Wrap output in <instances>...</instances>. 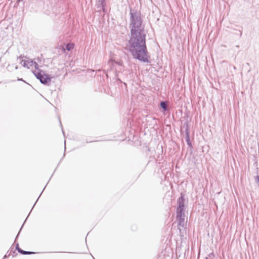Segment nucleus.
Returning a JSON list of instances; mask_svg holds the SVG:
<instances>
[{
  "label": "nucleus",
  "mask_w": 259,
  "mask_h": 259,
  "mask_svg": "<svg viewBox=\"0 0 259 259\" xmlns=\"http://www.w3.org/2000/svg\"><path fill=\"white\" fill-rule=\"evenodd\" d=\"M129 44L130 52L134 58L144 63L148 62V52L144 31L131 32Z\"/></svg>",
  "instance_id": "nucleus-1"
},
{
  "label": "nucleus",
  "mask_w": 259,
  "mask_h": 259,
  "mask_svg": "<svg viewBox=\"0 0 259 259\" xmlns=\"http://www.w3.org/2000/svg\"><path fill=\"white\" fill-rule=\"evenodd\" d=\"M130 28L131 32L144 31V25L140 12L136 10L130 11Z\"/></svg>",
  "instance_id": "nucleus-2"
},
{
  "label": "nucleus",
  "mask_w": 259,
  "mask_h": 259,
  "mask_svg": "<svg viewBox=\"0 0 259 259\" xmlns=\"http://www.w3.org/2000/svg\"><path fill=\"white\" fill-rule=\"evenodd\" d=\"M108 64L110 67V69L114 70L115 75L117 77V80L120 82H122L121 80L118 78V76L119 75V73L124 70L123 61L121 60L115 61L111 59L108 61Z\"/></svg>",
  "instance_id": "nucleus-3"
},
{
  "label": "nucleus",
  "mask_w": 259,
  "mask_h": 259,
  "mask_svg": "<svg viewBox=\"0 0 259 259\" xmlns=\"http://www.w3.org/2000/svg\"><path fill=\"white\" fill-rule=\"evenodd\" d=\"M33 74L39 80L40 82L44 84H47L51 82V78L49 75L46 74L42 70H34Z\"/></svg>",
  "instance_id": "nucleus-4"
},
{
  "label": "nucleus",
  "mask_w": 259,
  "mask_h": 259,
  "mask_svg": "<svg viewBox=\"0 0 259 259\" xmlns=\"http://www.w3.org/2000/svg\"><path fill=\"white\" fill-rule=\"evenodd\" d=\"M177 203V213H185V199L182 194H181L180 197L178 199Z\"/></svg>",
  "instance_id": "nucleus-5"
},
{
  "label": "nucleus",
  "mask_w": 259,
  "mask_h": 259,
  "mask_svg": "<svg viewBox=\"0 0 259 259\" xmlns=\"http://www.w3.org/2000/svg\"><path fill=\"white\" fill-rule=\"evenodd\" d=\"M177 218L178 220V225L183 228L185 227V213H177Z\"/></svg>",
  "instance_id": "nucleus-6"
},
{
  "label": "nucleus",
  "mask_w": 259,
  "mask_h": 259,
  "mask_svg": "<svg viewBox=\"0 0 259 259\" xmlns=\"http://www.w3.org/2000/svg\"><path fill=\"white\" fill-rule=\"evenodd\" d=\"M186 132V136H185V139L186 141L187 142V145L189 146L190 148L192 147V145L191 143V142L190 141V136H189V126L188 125L186 124V127L185 129Z\"/></svg>",
  "instance_id": "nucleus-7"
},
{
  "label": "nucleus",
  "mask_w": 259,
  "mask_h": 259,
  "mask_svg": "<svg viewBox=\"0 0 259 259\" xmlns=\"http://www.w3.org/2000/svg\"><path fill=\"white\" fill-rule=\"evenodd\" d=\"M160 107L163 109L164 111H167L168 110V105L166 101H162L160 102Z\"/></svg>",
  "instance_id": "nucleus-8"
},
{
  "label": "nucleus",
  "mask_w": 259,
  "mask_h": 259,
  "mask_svg": "<svg viewBox=\"0 0 259 259\" xmlns=\"http://www.w3.org/2000/svg\"><path fill=\"white\" fill-rule=\"evenodd\" d=\"M18 251L19 253H20L21 254H25V255H26V254H31L34 253V252L25 251V250H23L21 249V248L18 249Z\"/></svg>",
  "instance_id": "nucleus-9"
},
{
  "label": "nucleus",
  "mask_w": 259,
  "mask_h": 259,
  "mask_svg": "<svg viewBox=\"0 0 259 259\" xmlns=\"http://www.w3.org/2000/svg\"><path fill=\"white\" fill-rule=\"evenodd\" d=\"M26 62L27 65V66H26V67H27V68H29L30 67H32L33 66V61L31 59H29L26 60Z\"/></svg>",
  "instance_id": "nucleus-10"
},
{
  "label": "nucleus",
  "mask_w": 259,
  "mask_h": 259,
  "mask_svg": "<svg viewBox=\"0 0 259 259\" xmlns=\"http://www.w3.org/2000/svg\"><path fill=\"white\" fill-rule=\"evenodd\" d=\"M74 45L73 44H67L66 46V49L67 51H71L74 48Z\"/></svg>",
  "instance_id": "nucleus-11"
},
{
  "label": "nucleus",
  "mask_w": 259,
  "mask_h": 259,
  "mask_svg": "<svg viewBox=\"0 0 259 259\" xmlns=\"http://www.w3.org/2000/svg\"><path fill=\"white\" fill-rule=\"evenodd\" d=\"M214 257V254L213 252H211L208 254L207 256L206 257V259H213Z\"/></svg>",
  "instance_id": "nucleus-12"
},
{
  "label": "nucleus",
  "mask_w": 259,
  "mask_h": 259,
  "mask_svg": "<svg viewBox=\"0 0 259 259\" xmlns=\"http://www.w3.org/2000/svg\"><path fill=\"white\" fill-rule=\"evenodd\" d=\"M33 66H34V68L35 69V70H41L39 69V65L35 61H33Z\"/></svg>",
  "instance_id": "nucleus-13"
},
{
  "label": "nucleus",
  "mask_w": 259,
  "mask_h": 259,
  "mask_svg": "<svg viewBox=\"0 0 259 259\" xmlns=\"http://www.w3.org/2000/svg\"><path fill=\"white\" fill-rule=\"evenodd\" d=\"M26 60H22L20 62V64L24 67H26V66H27V65H26Z\"/></svg>",
  "instance_id": "nucleus-14"
},
{
  "label": "nucleus",
  "mask_w": 259,
  "mask_h": 259,
  "mask_svg": "<svg viewBox=\"0 0 259 259\" xmlns=\"http://www.w3.org/2000/svg\"><path fill=\"white\" fill-rule=\"evenodd\" d=\"M255 182L258 184L259 186V176H257L255 178Z\"/></svg>",
  "instance_id": "nucleus-15"
},
{
  "label": "nucleus",
  "mask_w": 259,
  "mask_h": 259,
  "mask_svg": "<svg viewBox=\"0 0 259 259\" xmlns=\"http://www.w3.org/2000/svg\"><path fill=\"white\" fill-rule=\"evenodd\" d=\"M27 58H27L26 56H21H21H20L19 57H18L17 59H22V58Z\"/></svg>",
  "instance_id": "nucleus-16"
},
{
  "label": "nucleus",
  "mask_w": 259,
  "mask_h": 259,
  "mask_svg": "<svg viewBox=\"0 0 259 259\" xmlns=\"http://www.w3.org/2000/svg\"><path fill=\"white\" fill-rule=\"evenodd\" d=\"M16 249H17V250H18V249L20 248H19V244H18V243H17V244H16Z\"/></svg>",
  "instance_id": "nucleus-17"
},
{
  "label": "nucleus",
  "mask_w": 259,
  "mask_h": 259,
  "mask_svg": "<svg viewBox=\"0 0 259 259\" xmlns=\"http://www.w3.org/2000/svg\"><path fill=\"white\" fill-rule=\"evenodd\" d=\"M39 197H40V195H39V197H38L37 199H36V201H38V199H39Z\"/></svg>",
  "instance_id": "nucleus-18"
},
{
  "label": "nucleus",
  "mask_w": 259,
  "mask_h": 259,
  "mask_svg": "<svg viewBox=\"0 0 259 259\" xmlns=\"http://www.w3.org/2000/svg\"><path fill=\"white\" fill-rule=\"evenodd\" d=\"M39 197H40V195H39V197H38L37 199H36V201H38V199H39Z\"/></svg>",
  "instance_id": "nucleus-19"
},
{
  "label": "nucleus",
  "mask_w": 259,
  "mask_h": 259,
  "mask_svg": "<svg viewBox=\"0 0 259 259\" xmlns=\"http://www.w3.org/2000/svg\"><path fill=\"white\" fill-rule=\"evenodd\" d=\"M39 197H40V195H39V197H38L37 199H36V201H38V199H39Z\"/></svg>",
  "instance_id": "nucleus-20"
},
{
  "label": "nucleus",
  "mask_w": 259,
  "mask_h": 259,
  "mask_svg": "<svg viewBox=\"0 0 259 259\" xmlns=\"http://www.w3.org/2000/svg\"><path fill=\"white\" fill-rule=\"evenodd\" d=\"M39 197H40V195H39V197H38L37 199H36V201H38V199H39Z\"/></svg>",
  "instance_id": "nucleus-21"
},
{
  "label": "nucleus",
  "mask_w": 259,
  "mask_h": 259,
  "mask_svg": "<svg viewBox=\"0 0 259 259\" xmlns=\"http://www.w3.org/2000/svg\"><path fill=\"white\" fill-rule=\"evenodd\" d=\"M39 197H40V195H39V197H38L37 199H36V201H38V199H39Z\"/></svg>",
  "instance_id": "nucleus-22"
},
{
  "label": "nucleus",
  "mask_w": 259,
  "mask_h": 259,
  "mask_svg": "<svg viewBox=\"0 0 259 259\" xmlns=\"http://www.w3.org/2000/svg\"><path fill=\"white\" fill-rule=\"evenodd\" d=\"M18 80H21V81H24L22 78H21V79H18Z\"/></svg>",
  "instance_id": "nucleus-23"
},
{
  "label": "nucleus",
  "mask_w": 259,
  "mask_h": 259,
  "mask_svg": "<svg viewBox=\"0 0 259 259\" xmlns=\"http://www.w3.org/2000/svg\"><path fill=\"white\" fill-rule=\"evenodd\" d=\"M45 189H46V187H44V189H43V190H42V191L45 190ZM42 192H43V191H42L41 193H42ZM41 194H40V195H41Z\"/></svg>",
  "instance_id": "nucleus-24"
},
{
  "label": "nucleus",
  "mask_w": 259,
  "mask_h": 259,
  "mask_svg": "<svg viewBox=\"0 0 259 259\" xmlns=\"http://www.w3.org/2000/svg\"><path fill=\"white\" fill-rule=\"evenodd\" d=\"M45 189H46V187H44V189H43V190H42V191L45 190ZM42 192H43V191H42L41 193H42ZM41 194H40V195H41Z\"/></svg>",
  "instance_id": "nucleus-25"
},
{
  "label": "nucleus",
  "mask_w": 259,
  "mask_h": 259,
  "mask_svg": "<svg viewBox=\"0 0 259 259\" xmlns=\"http://www.w3.org/2000/svg\"><path fill=\"white\" fill-rule=\"evenodd\" d=\"M6 257H7V255H6L4 256V258H6Z\"/></svg>",
  "instance_id": "nucleus-26"
},
{
  "label": "nucleus",
  "mask_w": 259,
  "mask_h": 259,
  "mask_svg": "<svg viewBox=\"0 0 259 259\" xmlns=\"http://www.w3.org/2000/svg\"><path fill=\"white\" fill-rule=\"evenodd\" d=\"M20 1H22V0H18V2H19Z\"/></svg>",
  "instance_id": "nucleus-27"
},
{
  "label": "nucleus",
  "mask_w": 259,
  "mask_h": 259,
  "mask_svg": "<svg viewBox=\"0 0 259 259\" xmlns=\"http://www.w3.org/2000/svg\"><path fill=\"white\" fill-rule=\"evenodd\" d=\"M19 233L17 234V236L16 238V239L18 237V235H19Z\"/></svg>",
  "instance_id": "nucleus-28"
},
{
  "label": "nucleus",
  "mask_w": 259,
  "mask_h": 259,
  "mask_svg": "<svg viewBox=\"0 0 259 259\" xmlns=\"http://www.w3.org/2000/svg\"><path fill=\"white\" fill-rule=\"evenodd\" d=\"M64 144H66V141H64ZM66 148V147H65V149Z\"/></svg>",
  "instance_id": "nucleus-29"
},
{
  "label": "nucleus",
  "mask_w": 259,
  "mask_h": 259,
  "mask_svg": "<svg viewBox=\"0 0 259 259\" xmlns=\"http://www.w3.org/2000/svg\"><path fill=\"white\" fill-rule=\"evenodd\" d=\"M21 231V229H20L18 233H20Z\"/></svg>",
  "instance_id": "nucleus-30"
},
{
  "label": "nucleus",
  "mask_w": 259,
  "mask_h": 259,
  "mask_svg": "<svg viewBox=\"0 0 259 259\" xmlns=\"http://www.w3.org/2000/svg\"><path fill=\"white\" fill-rule=\"evenodd\" d=\"M21 231V229H20L18 233H20Z\"/></svg>",
  "instance_id": "nucleus-31"
},
{
  "label": "nucleus",
  "mask_w": 259,
  "mask_h": 259,
  "mask_svg": "<svg viewBox=\"0 0 259 259\" xmlns=\"http://www.w3.org/2000/svg\"><path fill=\"white\" fill-rule=\"evenodd\" d=\"M21 231V229H20L18 233H20Z\"/></svg>",
  "instance_id": "nucleus-32"
},
{
  "label": "nucleus",
  "mask_w": 259,
  "mask_h": 259,
  "mask_svg": "<svg viewBox=\"0 0 259 259\" xmlns=\"http://www.w3.org/2000/svg\"><path fill=\"white\" fill-rule=\"evenodd\" d=\"M23 227V225H22V226L21 227V228H22Z\"/></svg>",
  "instance_id": "nucleus-33"
},
{
  "label": "nucleus",
  "mask_w": 259,
  "mask_h": 259,
  "mask_svg": "<svg viewBox=\"0 0 259 259\" xmlns=\"http://www.w3.org/2000/svg\"><path fill=\"white\" fill-rule=\"evenodd\" d=\"M23 227V225H22V226L21 227V228H22Z\"/></svg>",
  "instance_id": "nucleus-34"
},
{
  "label": "nucleus",
  "mask_w": 259,
  "mask_h": 259,
  "mask_svg": "<svg viewBox=\"0 0 259 259\" xmlns=\"http://www.w3.org/2000/svg\"><path fill=\"white\" fill-rule=\"evenodd\" d=\"M23 227V225H22V226L21 227V228H22Z\"/></svg>",
  "instance_id": "nucleus-35"
}]
</instances>
